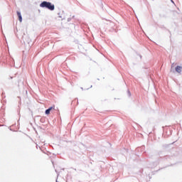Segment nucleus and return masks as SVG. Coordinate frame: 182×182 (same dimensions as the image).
Wrapping results in <instances>:
<instances>
[{
    "mask_svg": "<svg viewBox=\"0 0 182 182\" xmlns=\"http://www.w3.org/2000/svg\"><path fill=\"white\" fill-rule=\"evenodd\" d=\"M41 8H47V9H49L50 11H54L55 10V5L52 4L50 2L48 1H43L40 4Z\"/></svg>",
    "mask_w": 182,
    "mask_h": 182,
    "instance_id": "obj_1",
    "label": "nucleus"
},
{
    "mask_svg": "<svg viewBox=\"0 0 182 182\" xmlns=\"http://www.w3.org/2000/svg\"><path fill=\"white\" fill-rule=\"evenodd\" d=\"M55 110V105L49 107L48 109L46 110V114H50V111Z\"/></svg>",
    "mask_w": 182,
    "mask_h": 182,
    "instance_id": "obj_2",
    "label": "nucleus"
},
{
    "mask_svg": "<svg viewBox=\"0 0 182 182\" xmlns=\"http://www.w3.org/2000/svg\"><path fill=\"white\" fill-rule=\"evenodd\" d=\"M171 2H173V4H174V1H173V0H171Z\"/></svg>",
    "mask_w": 182,
    "mask_h": 182,
    "instance_id": "obj_5",
    "label": "nucleus"
},
{
    "mask_svg": "<svg viewBox=\"0 0 182 182\" xmlns=\"http://www.w3.org/2000/svg\"><path fill=\"white\" fill-rule=\"evenodd\" d=\"M176 72H177V73H181V70H182V67L180 65H177L175 68Z\"/></svg>",
    "mask_w": 182,
    "mask_h": 182,
    "instance_id": "obj_3",
    "label": "nucleus"
},
{
    "mask_svg": "<svg viewBox=\"0 0 182 182\" xmlns=\"http://www.w3.org/2000/svg\"><path fill=\"white\" fill-rule=\"evenodd\" d=\"M17 16H18V21L22 22V15L21 14V12L17 11Z\"/></svg>",
    "mask_w": 182,
    "mask_h": 182,
    "instance_id": "obj_4",
    "label": "nucleus"
}]
</instances>
